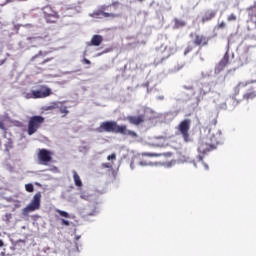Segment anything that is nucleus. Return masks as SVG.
<instances>
[{"mask_svg":"<svg viewBox=\"0 0 256 256\" xmlns=\"http://www.w3.org/2000/svg\"><path fill=\"white\" fill-rule=\"evenodd\" d=\"M173 23V29H183V27H187V22L179 18H174Z\"/></svg>","mask_w":256,"mask_h":256,"instance_id":"17","label":"nucleus"},{"mask_svg":"<svg viewBox=\"0 0 256 256\" xmlns=\"http://www.w3.org/2000/svg\"><path fill=\"white\" fill-rule=\"evenodd\" d=\"M159 99H165V97L164 96H160Z\"/></svg>","mask_w":256,"mask_h":256,"instance_id":"42","label":"nucleus"},{"mask_svg":"<svg viewBox=\"0 0 256 256\" xmlns=\"http://www.w3.org/2000/svg\"><path fill=\"white\" fill-rule=\"evenodd\" d=\"M212 125H217V119H214L213 121H212Z\"/></svg>","mask_w":256,"mask_h":256,"instance_id":"39","label":"nucleus"},{"mask_svg":"<svg viewBox=\"0 0 256 256\" xmlns=\"http://www.w3.org/2000/svg\"><path fill=\"white\" fill-rule=\"evenodd\" d=\"M171 155H173L171 152H166V153L144 152V153H142V157H171Z\"/></svg>","mask_w":256,"mask_h":256,"instance_id":"16","label":"nucleus"},{"mask_svg":"<svg viewBox=\"0 0 256 256\" xmlns=\"http://www.w3.org/2000/svg\"><path fill=\"white\" fill-rule=\"evenodd\" d=\"M43 16L48 23H57L59 21V13L51 6H45L43 9Z\"/></svg>","mask_w":256,"mask_h":256,"instance_id":"7","label":"nucleus"},{"mask_svg":"<svg viewBox=\"0 0 256 256\" xmlns=\"http://www.w3.org/2000/svg\"><path fill=\"white\" fill-rule=\"evenodd\" d=\"M139 165H141L142 167H147L148 165H151V162H147L145 160H142L139 162Z\"/></svg>","mask_w":256,"mask_h":256,"instance_id":"32","label":"nucleus"},{"mask_svg":"<svg viewBox=\"0 0 256 256\" xmlns=\"http://www.w3.org/2000/svg\"><path fill=\"white\" fill-rule=\"evenodd\" d=\"M0 129H5V123L0 119Z\"/></svg>","mask_w":256,"mask_h":256,"instance_id":"37","label":"nucleus"},{"mask_svg":"<svg viewBox=\"0 0 256 256\" xmlns=\"http://www.w3.org/2000/svg\"><path fill=\"white\" fill-rule=\"evenodd\" d=\"M206 169H209V166L208 165H205Z\"/></svg>","mask_w":256,"mask_h":256,"instance_id":"45","label":"nucleus"},{"mask_svg":"<svg viewBox=\"0 0 256 256\" xmlns=\"http://www.w3.org/2000/svg\"><path fill=\"white\" fill-rule=\"evenodd\" d=\"M113 6L117 5V2L112 3Z\"/></svg>","mask_w":256,"mask_h":256,"instance_id":"43","label":"nucleus"},{"mask_svg":"<svg viewBox=\"0 0 256 256\" xmlns=\"http://www.w3.org/2000/svg\"><path fill=\"white\" fill-rule=\"evenodd\" d=\"M25 99H37L35 95H33V90L30 93L25 94Z\"/></svg>","mask_w":256,"mask_h":256,"instance_id":"30","label":"nucleus"},{"mask_svg":"<svg viewBox=\"0 0 256 256\" xmlns=\"http://www.w3.org/2000/svg\"><path fill=\"white\" fill-rule=\"evenodd\" d=\"M215 17H217V10L207 9L204 11L200 19V23H202V25H205V23H209V21H213Z\"/></svg>","mask_w":256,"mask_h":256,"instance_id":"13","label":"nucleus"},{"mask_svg":"<svg viewBox=\"0 0 256 256\" xmlns=\"http://www.w3.org/2000/svg\"><path fill=\"white\" fill-rule=\"evenodd\" d=\"M41 192H37L30 203L22 210V215H29L33 211H39L41 209Z\"/></svg>","mask_w":256,"mask_h":256,"instance_id":"4","label":"nucleus"},{"mask_svg":"<svg viewBox=\"0 0 256 256\" xmlns=\"http://www.w3.org/2000/svg\"><path fill=\"white\" fill-rule=\"evenodd\" d=\"M171 55H175V48L171 46L164 47L163 50H158L156 54V58L154 60V63L156 65H159L163 63V61H166V59H169Z\"/></svg>","mask_w":256,"mask_h":256,"instance_id":"5","label":"nucleus"},{"mask_svg":"<svg viewBox=\"0 0 256 256\" xmlns=\"http://www.w3.org/2000/svg\"><path fill=\"white\" fill-rule=\"evenodd\" d=\"M25 189L27 193H33L35 191V186L32 183L25 184Z\"/></svg>","mask_w":256,"mask_h":256,"instance_id":"23","label":"nucleus"},{"mask_svg":"<svg viewBox=\"0 0 256 256\" xmlns=\"http://www.w3.org/2000/svg\"><path fill=\"white\" fill-rule=\"evenodd\" d=\"M83 63H85L86 65H91V60L84 58Z\"/></svg>","mask_w":256,"mask_h":256,"instance_id":"36","label":"nucleus"},{"mask_svg":"<svg viewBox=\"0 0 256 256\" xmlns=\"http://www.w3.org/2000/svg\"><path fill=\"white\" fill-rule=\"evenodd\" d=\"M4 243L3 240L0 239V247H3Z\"/></svg>","mask_w":256,"mask_h":256,"instance_id":"40","label":"nucleus"},{"mask_svg":"<svg viewBox=\"0 0 256 256\" xmlns=\"http://www.w3.org/2000/svg\"><path fill=\"white\" fill-rule=\"evenodd\" d=\"M103 169H113V162L112 163H102Z\"/></svg>","mask_w":256,"mask_h":256,"instance_id":"28","label":"nucleus"},{"mask_svg":"<svg viewBox=\"0 0 256 256\" xmlns=\"http://www.w3.org/2000/svg\"><path fill=\"white\" fill-rule=\"evenodd\" d=\"M191 129V119H184L178 125V131L181 133L185 143H189L191 138H189V130Z\"/></svg>","mask_w":256,"mask_h":256,"instance_id":"8","label":"nucleus"},{"mask_svg":"<svg viewBox=\"0 0 256 256\" xmlns=\"http://www.w3.org/2000/svg\"><path fill=\"white\" fill-rule=\"evenodd\" d=\"M33 95L36 99H45L53 95V90L49 86L42 84L36 86V90H33Z\"/></svg>","mask_w":256,"mask_h":256,"instance_id":"6","label":"nucleus"},{"mask_svg":"<svg viewBox=\"0 0 256 256\" xmlns=\"http://www.w3.org/2000/svg\"><path fill=\"white\" fill-rule=\"evenodd\" d=\"M1 146H2V143H1V141H0V149H1Z\"/></svg>","mask_w":256,"mask_h":256,"instance_id":"46","label":"nucleus"},{"mask_svg":"<svg viewBox=\"0 0 256 256\" xmlns=\"http://www.w3.org/2000/svg\"><path fill=\"white\" fill-rule=\"evenodd\" d=\"M229 65V53H225L223 58L218 63L217 69L218 71H223Z\"/></svg>","mask_w":256,"mask_h":256,"instance_id":"15","label":"nucleus"},{"mask_svg":"<svg viewBox=\"0 0 256 256\" xmlns=\"http://www.w3.org/2000/svg\"><path fill=\"white\" fill-rule=\"evenodd\" d=\"M38 161L41 165H47L53 161V153L47 149H40L38 152Z\"/></svg>","mask_w":256,"mask_h":256,"instance_id":"10","label":"nucleus"},{"mask_svg":"<svg viewBox=\"0 0 256 256\" xmlns=\"http://www.w3.org/2000/svg\"><path fill=\"white\" fill-rule=\"evenodd\" d=\"M43 123H45V117L39 115L31 116L27 126L28 135H35V133L43 127Z\"/></svg>","mask_w":256,"mask_h":256,"instance_id":"3","label":"nucleus"},{"mask_svg":"<svg viewBox=\"0 0 256 256\" xmlns=\"http://www.w3.org/2000/svg\"><path fill=\"white\" fill-rule=\"evenodd\" d=\"M93 215H95V210H93L92 212H86L85 214L86 217H93Z\"/></svg>","mask_w":256,"mask_h":256,"instance_id":"34","label":"nucleus"},{"mask_svg":"<svg viewBox=\"0 0 256 256\" xmlns=\"http://www.w3.org/2000/svg\"><path fill=\"white\" fill-rule=\"evenodd\" d=\"M194 47L191 45H188L187 48L184 51V55H187L188 53H191L193 51Z\"/></svg>","mask_w":256,"mask_h":256,"instance_id":"31","label":"nucleus"},{"mask_svg":"<svg viewBox=\"0 0 256 256\" xmlns=\"http://www.w3.org/2000/svg\"><path fill=\"white\" fill-rule=\"evenodd\" d=\"M190 37L193 38V44L196 47H206V45H209V37L203 35V34H197V33H191Z\"/></svg>","mask_w":256,"mask_h":256,"instance_id":"9","label":"nucleus"},{"mask_svg":"<svg viewBox=\"0 0 256 256\" xmlns=\"http://www.w3.org/2000/svg\"><path fill=\"white\" fill-rule=\"evenodd\" d=\"M243 87H247V83L245 82H240L237 84V86L234 87V97H237V95H239L241 89H243Z\"/></svg>","mask_w":256,"mask_h":256,"instance_id":"21","label":"nucleus"},{"mask_svg":"<svg viewBox=\"0 0 256 256\" xmlns=\"http://www.w3.org/2000/svg\"><path fill=\"white\" fill-rule=\"evenodd\" d=\"M108 161H117V154L112 153L111 155L107 156Z\"/></svg>","mask_w":256,"mask_h":256,"instance_id":"27","label":"nucleus"},{"mask_svg":"<svg viewBox=\"0 0 256 256\" xmlns=\"http://www.w3.org/2000/svg\"><path fill=\"white\" fill-rule=\"evenodd\" d=\"M130 167H132V168H133V162H131Z\"/></svg>","mask_w":256,"mask_h":256,"instance_id":"44","label":"nucleus"},{"mask_svg":"<svg viewBox=\"0 0 256 256\" xmlns=\"http://www.w3.org/2000/svg\"><path fill=\"white\" fill-rule=\"evenodd\" d=\"M95 15L99 16L102 15V17H111V19H115L116 17H121V14H115V13H107L103 11L96 12Z\"/></svg>","mask_w":256,"mask_h":256,"instance_id":"19","label":"nucleus"},{"mask_svg":"<svg viewBox=\"0 0 256 256\" xmlns=\"http://www.w3.org/2000/svg\"><path fill=\"white\" fill-rule=\"evenodd\" d=\"M227 27V23L225 21H222L216 25V29H225Z\"/></svg>","mask_w":256,"mask_h":256,"instance_id":"26","label":"nucleus"},{"mask_svg":"<svg viewBox=\"0 0 256 256\" xmlns=\"http://www.w3.org/2000/svg\"><path fill=\"white\" fill-rule=\"evenodd\" d=\"M209 133V137L206 139L209 141L210 145L216 143L215 149H217L218 145H221V141H223V135L220 130H217L215 133H211L210 131Z\"/></svg>","mask_w":256,"mask_h":256,"instance_id":"12","label":"nucleus"},{"mask_svg":"<svg viewBox=\"0 0 256 256\" xmlns=\"http://www.w3.org/2000/svg\"><path fill=\"white\" fill-rule=\"evenodd\" d=\"M60 113H62L63 117H65L69 113V110H67V106H61Z\"/></svg>","mask_w":256,"mask_h":256,"instance_id":"25","label":"nucleus"},{"mask_svg":"<svg viewBox=\"0 0 256 256\" xmlns=\"http://www.w3.org/2000/svg\"><path fill=\"white\" fill-rule=\"evenodd\" d=\"M80 197H81V199H85V195H83V194Z\"/></svg>","mask_w":256,"mask_h":256,"instance_id":"41","label":"nucleus"},{"mask_svg":"<svg viewBox=\"0 0 256 256\" xmlns=\"http://www.w3.org/2000/svg\"><path fill=\"white\" fill-rule=\"evenodd\" d=\"M5 149H6V151H11V149H13V141H11V139H9L8 141H7V143L5 144Z\"/></svg>","mask_w":256,"mask_h":256,"instance_id":"24","label":"nucleus"},{"mask_svg":"<svg viewBox=\"0 0 256 256\" xmlns=\"http://www.w3.org/2000/svg\"><path fill=\"white\" fill-rule=\"evenodd\" d=\"M61 224L65 225V227H69V225H71V222H69V220L61 219Z\"/></svg>","mask_w":256,"mask_h":256,"instance_id":"33","label":"nucleus"},{"mask_svg":"<svg viewBox=\"0 0 256 256\" xmlns=\"http://www.w3.org/2000/svg\"><path fill=\"white\" fill-rule=\"evenodd\" d=\"M183 67H184V65L181 64V65L176 66L174 69H175V71H181V69H183Z\"/></svg>","mask_w":256,"mask_h":256,"instance_id":"35","label":"nucleus"},{"mask_svg":"<svg viewBox=\"0 0 256 256\" xmlns=\"http://www.w3.org/2000/svg\"><path fill=\"white\" fill-rule=\"evenodd\" d=\"M15 0H6L4 4L1 5V7H4V5H7L8 3H13Z\"/></svg>","mask_w":256,"mask_h":256,"instance_id":"38","label":"nucleus"},{"mask_svg":"<svg viewBox=\"0 0 256 256\" xmlns=\"http://www.w3.org/2000/svg\"><path fill=\"white\" fill-rule=\"evenodd\" d=\"M73 180L76 187H83V182L81 181V177H79V174L77 171H73Z\"/></svg>","mask_w":256,"mask_h":256,"instance_id":"20","label":"nucleus"},{"mask_svg":"<svg viewBox=\"0 0 256 256\" xmlns=\"http://www.w3.org/2000/svg\"><path fill=\"white\" fill-rule=\"evenodd\" d=\"M216 144V142H213V144H211V142H209L207 138L200 140L197 148V151L199 153V155L197 156V160L203 161L205 155L211 153V151H215Z\"/></svg>","mask_w":256,"mask_h":256,"instance_id":"2","label":"nucleus"},{"mask_svg":"<svg viewBox=\"0 0 256 256\" xmlns=\"http://www.w3.org/2000/svg\"><path fill=\"white\" fill-rule=\"evenodd\" d=\"M126 119L131 125H142V123H145V115L143 114L138 116H127Z\"/></svg>","mask_w":256,"mask_h":256,"instance_id":"14","label":"nucleus"},{"mask_svg":"<svg viewBox=\"0 0 256 256\" xmlns=\"http://www.w3.org/2000/svg\"><path fill=\"white\" fill-rule=\"evenodd\" d=\"M56 213L59 214L60 217H65V219H70L71 215H69L66 211L56 209Z\"/></svg>","mask_w":256,"mask_h":256,"instance_id":"22","label":"nucleus"},{"mask_svg":"<svg viewBox=\"0 0 256 256\" xmlns=\"http://www.w3.org/2000/svg\"><path fill=\"white\" fill-rule=\"evenodd\" d=\"M138 1L143 2V1H145V0H138Z\"/></svg>","mask_w":256,"mask_h":256,"instance_id":"47","label":"nucleus"},{"mask_svg":"<svg viewBox=\"0 0 256 256\" xmlns=\"http://www.w3.org/2000/svg\"><path fill=\"white\" fill-rule=\"evenodd\" d=\"M227 21L231 22V21H237V15L235 14H230L228 17H227Z\"/></svg>","mask_w":256,"mask_h":256,"instance_id":"29","label":"nucleus"},{"mask_svg":"<svg viewBox=\"0 0 256 256\" xmlns=\"http://www.w3.org/2000/svg\"><path fill=\"white\" fill-rule=\"evenodd\" d=\"M47 55H49V52L39 51L38 54L31 58V61H36L37 65H45V63H49V61H53L54 59L53 57L43 59V57H47Z\"/></svg>","mask_w":256,"mask_h":256,"instance_id":"11","label":"nucleus"},{"mask_svg":"<svg viewBox=\"0 0 256 256\" xmlns=\"http://www.w3.org/2000/svg\"><path fill=\"white\" fill-rule=\"evenodd\" d=\"M103 43V36L101 35H94L91 39V45L94 47H99Z\"/></svg>","mask_w":256,"mask_h":256,"instance_id":"18","label":"nucleus"},{"mask_svg":"<svg viewBox=\"0 0 256 256\" xmlns=\"http://www.w3.org/2000/svg\"><path fill=\"white\" fill-rule=\"evenodd\" d=\"M98 133H116L127 137L137 138V133L127 129V125H119L116 121H105L97 129Z\"/></svg>","mask_w":256,"mask_h":256,"instance_id":"1","label":"nucleus"}]
</instances>
